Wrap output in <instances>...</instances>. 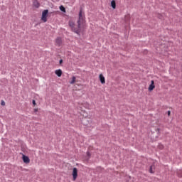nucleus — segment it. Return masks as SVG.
I'll list each match as a JSON object with an SVG mask.
<instances>
[{
  "mask_svg": "<svg viewBox=\"0 0 182 182\" xmlns=\"http://www.w3.org/2000/svg\"><path fill=\"white\" fill-rule=\"evenodd\" d=\"M83 23H85V14L82 12V10H80L79 12L77 26L75 25V22H73V21H69V26L72 28V31L75 32V33H79V32H80V28H82Z\"/></svg>",
  "mask_w": 182,
  "mask_h": 182,
  "instance_id": "nucleus-1",
  "label": "nucleus"
},
{
  "mask_svg": "<svg viewBox=\"0 0 182 182\" xmlns=\"http://www.w3.org/2000/svg\"><path fill=\"white\" fill-rule=\"evenodd\" d=\"M48 14H49V10H44L42 12L41 21L43 22H48Z\"/></svg>",
  "mask_w": 182,
  "mask_h": 182,
  "instance_id": "nucleus-2",
  "label": "nucleus"
},
{
  "mask_svg": "<svg viewBox=\"0 0 182 182\" xmlns=\"http://www.w3.org/2000/svg\"><path fill=\"white\" fill-rule=\"evenodd\" d=\"M73 181H76V178H77V168H73Z\"/></svg>",
  "mask_w": 182,
  "mask_h": 182,
  "instance_id": "nucleus-3",
  "label": "nucleus"
},
{
  "mask_svg": "<svg viewBox=\"0 0 182 182\" xmlns=\"http://www.w3.org/2000/svg\"><path fill=\"white\" fill-rule=\"evenodd\" d=\"M155 87H156V85H154V80H151V84L148 88L149 91L151 92Z\"/></svg>",
  "mask_w": 182,
  "mask_h": 182,
  "instance_id": "nucleus-4",
  "label": "nucleus"
},
{
  "mask_svg": "<svg viewBox=\"0 0 182 182\" xmlns=\"http://www.w3.org/2000/svg\"><path fill=\"white\" fill-rule=\"evenodd\" d=\"M23 163H26V164L31 163V160L29 159V157L25 155H23Z\"/></svg>",
  "mask_w": 182,
  "mask_h": 182,
  "instance_id": "nucleus-5",
  "label": "nucleus"
},
{
  "mask_svg": "<svg viewBox=\"0 0 182 182\" xmlns=\"http://www.w3.org/2000/svg\"><path fill=\"white\" fill-rule=\"evenodd\" d=\"M99 77L102 85H105V83H106V80L105 79V76H103V74H100Z\"/></svg>",
  "mask_w": 182,
  "mask_h": 182,
  "instance_id": "nucleus-6",
  "label": "nucleus"
},
{
  "mask_svg": "<svg viewBox=\"0 0 182 182\" xmlns=\"http://www.w3.org/2000/svg\"><path fill=\"white\" fill-rule=\"evenodd\" d=\"M55 43L58 46H60V45H62V38H57L55 39Z\"/></svg>",
  "mask_w": 182,
  "mask_h": 182,
  "instance_id": "nucleus-7",
  "label": "nucleus"
},
{
  "mask_svg": "<svg viewBox=\"0 0 182 182\" xmlns=\"http://www.w3.org/2000/svg\"><path fill=\"white\" fill-rule=\"evenodd\" d=\"M55 75H56L58 77H60V76H62V70H60V69L56 70L55 71Z\"/></svg>",
  "mask_w": 182,
  "mask_h": 182,
  "instance_id": "nucleus-8",
  "label": "nucleus"
},
{
  "mask_svg": "<svg viewBox=\"0 0 182 182\" xmlns=\"http://www.w3.org/2000/svg\"><path fill=\"white\" fill-rule=\"evenodd\" d=\"M111 6L113 9H116V1L112 0L111 1Z\"/></svg>",
  "mask_w": 182,
  "mask_h": 182,
  "instance_id": "nucleus-9",
  "label": "nucleus"
},
{
  "mask_svg": "<svg viewBox=\"0 0 182 182\" xmlns=\"http://www.w3.org/2000/svg\"><path fill=\"white\" fill-rule=\"evenodd\" d=\"M70 85H73L75 83H76V77L73 76L71 78V81H70Z\"/></svg>",
  "mask_w": 182,
  "mask_h": 182,
  "instance_id": "nucleus-10",
  "label": "nucleus"
},
{
  "mask_svg": "<svg viewBox=\"0 0 182 182\" xmlns=\"http://www.w3.org/2000/svg\"><path fill=\"white\" fill-rule=\"evenodd\" d=\"M153 170H154V165H151L150 166L149 173H154V171H153Z\"/></svg>",
  "mask_w": 182,
  "mask_h": 182,
  "instance_id": "nucleus-11",
  "label": "nucleus"
},
{
  "mask_svg": "<svg viewBox=\"0 0 182 182\" xmlns=\"http://www.w3.org/2000/svg\"><path fill=\"white\" fill-rule=\"evenodd\" d=\"M60 11H61L62 12H66V9H65L63 6H60Z\"/></svg>",
  "mask_w": 182,
  "mask_h": 182,
  "instance_id": "nucleus-12",
  "label": "nucleus"
},
{
  "mask_svg": "<svg viewBox=\"0 0 182 182\" xmlns=\"http://www.w3.org/2000/svg\"><path fill=\"white\" fill-rule=\"evenodd\" d=\"M33 5L36 6V8H38L39 6V2H38V1H34Z\"/></svg>",
  "mask_w": 182,
  "mask_h": 182,
  "instance_id": "nucleus-13",
  "label": "nucleus"
},
{
  "mask_svg": "<svg viewBox=\"0 0 182 182\" xmlns=\"http://www.w3.org/2000/svg\"><path fill=\"white\" fill-rule=\"evenodd\" d=\"M159 149H160L161 150H163V149H164V146H163V144H159Z\"/></svg>",
  "mask_w": 182,
  "mask_h": 182,
  "instance_id": "nucleus-14",
  "label": "nucleus"
},
{
  "mask_svg": "<svg viewBox=\"0 0 182 182\" xmlns=\"http://www.w3.org/2000/svg\"><path fill=\"white\" fill-rule=\"evenodd\" d=\"M33 105L34 106L36 105V102L35 101V100H33Z\"/></svg>",
  "mask_w": 182,
  "mask_h": 182,
  "instance_id": "nucleus-15",
  "label": "nucleus"
},
{
  "mask_svg": "<svg viewBox=\"0 0 182 182\" xmlns=\"http://www.w3.org/2000/svg\"><path fill=\"white\" fill-rule=\"evenodd\" d=\"M1 106H5V102L4 101H1Z\"/></svg>",
  "mask_w": 182,
  "mask_h": 182,
  "instance_id": "nucleus-16",
  "label": "nucleus"
},
{
  "mask_svg": "<svg viewBox=\"0 0 182 182\" xmlns=\"http://www.w3.org/2000/svg\"><path fill=\"white\" fill-rule=\"evenodd\" d=\"M59 63H60V65H62L63 63V60H60Z\"/></svg>",
  "mask_w": 182,
  "mask_h": 182,
  "instance_id": "nucleus-17",
  "label": "nucleus"
},
{
  "mask_svg": "<svg viewBox=\"0 0 182 182\" xmlns=\"http://www.w3.org/2000/svg\"><path fill=\"white\" fill-rule=\"evenodd\" d=\"M167 114H168V116H170V114H171V112L168 111Z\"/></svg>",
  "mask_w": 182,
  "mask_h": 182,
  "instance_id": "nucleus-18",
  "label": "nucleus"
},
{
  "mask_svg": "<svg viewBox=\"0 0 182 182\" xmlns=\"http://www.w3.org/2000/svg\"><path fill=\"white\" fill-rule=\"evenodd\" d=\"M87 156H90V152H87Z\"/></svg>",
  "mask_w": 182,
  "mask_h": 182,
  "instance_id": "nucleus-19",
  "label": "nucleus"
},
{
  "mask_svg": "<svg viewBox=\"0 0 182 182\" xmlns=\"http://www.w3.org/2000/svg\"><path fill=\"white\" fill-rule=\"evenodd\" d=\"M34 112H38V109H34Z\"/></svg>",
  "mask_w": 182,
  "mask_h": 182,
  "instance_id": "nucleus-20",
  "label": "nucleus"
}]
</instances>
